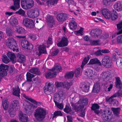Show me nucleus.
<instances>
[{
  "label": "nucleus",
  "instance_id": "e2e57ef3",
  "mask_svg": "<svg viewBox=\"0 0 122 122\" xmlns=\"http://www.w3.org/2000/svg\"><path fill=\"white\" fill-rule=\"evenodd\" d=\"M99 108V106L97 104H93L91 107V110H95L98 109Z\"/></svg>",
  "mask_w": 122,
  "mask_h": 122
},
{
  "label": "nucleus",
  "instance_id": "3c124183",
  "mask_svg": "<svg viewBox=\"0 0 122 122\" xmlns=\"http://www.w3.org/2000/svg\"><path fill=\"white\" fill-rule=\"evenodd\" d=\"M27 15L28 17L30 18H34L32 9H31L30 10L27 11Z\"/></svg>",
  "mask_w": 122,
  "mask_h": 122
},
{
  "label": "nucleus",
  "instance_id": "a211bd4d",
  "mask_svg": "<svg viewBox=\"0 0 122 122\" xmlns=\"http://www.w3.org/2000/svg\"><path fill=\"white\" fill-rule=\"evenodd\" d=\"M20 119L21 121L23 122H26L28 120V118L27 115L23 114L22 112H20L19 114Z\"/></svg>",
  "mask_w": 122,
  "mask_h": 122
},
{
  "label": "nucleus",
  "instance_id": "e433bc0d",
  "mask_svg": "<svg viewBox=\"0 0 122 122\" xmlns=\"http://www.w3.org/2000/svg\"><path fill=\"white\" fill-rule=\"evenodd\" d=\"M53 71H56L57 72H60L61 71V68L60 65L58 64L55 65L53 68L52 69Z\"/></svg>",
  "mask_w": 122,
  "mask_h": 122
},
{
  "label": "nucleus",
  "instance_id": "864d4df0",
  "mask_svg": "<svg viewBox=\"0 0 122 122\" xmlns=\"http://www.w3.org/2000/svg\"><path fill=\"white\" fill-rule=\"evenodd\" d=\"M6 34L8 36H10L12 35V29L10 28H7L6 30Z\"/></svg>",
  "mask_w": 122,
  "mask_h": 122
},
{
  "label": "nucleus",
  "instance_id": "c9c22d12",
  "mask_svg": "<svg viewBox=\"0 0 122 122\" xmlns=\"http://www.w3.org/2000/svg\"><path fill=\"white\" fill-rule=\"evenodd\" d=\"M26 79L27 80L30 82L32 81V79L35 76L33 74H31L30 73L28 72L26 74Z\"/></svg>",
  "mask_w": 122,
  "mask_h": 122
},
{
  "label": "nucleus",
  "instance_id": "680f3d73",
  "mask_svg": "<svg viewBox=\"0 0 122 122\" xmlns=\"http://www.w3.org/2000/svg\"><path fill=\"white\" fill-rule=\"evenodd\" d=\"M99 40L95 41H92L90 42V44L91 45H97L99 44Z\"/></svg>",
  "mask_w": 122,
  "mask_h": 122
},
{
  "label": "nucleus",
  "instance_id": "f03ea898",
  "mask_svg": "<svg viewBox=\"0 0 122 122\" xmlns=\"http://www.w3.org/2000/svg\"><path fill=\"white\" fill-rule=\"evenodd\" d=\"M90 34L92 37L102 39L108 38L109 36L108 34L102 32V30L97 29L92 30Z\"/></svg>",
  "mask_w": 122,
  "mask_h": 122
},
{
  "label": "nucleus",
  "instance_id": "4c0bfd02",
  "mask_svg": "<svg viewBox=\"0 0 122 122\" xmlns=\"http://www.w3.org/2000/svg\"><path fill=\"white\" fill-rule=\"evenodd\" d=\"M16 31L19 34H23L25 33V30L22 27L18 26L16 28Z\"/></svg>",
  "mask_w": 122,
  "mask_h": 122
},
{
  "label": "nucleus",
  "instance_id": "7c9ffc66",
  "mask_svg": "<svg viewBox=\"0 0 122 122\" xmlns=\"http://www.w3.org/2000/svg\"><path fill=\"white\" fill-rule=\"evenodd\" d=\"M74 74V72L73 71L67 72L65 73V77L67 79H71L73 77Z\"/></svg>",
  "mask_w": 122,
  "mask_h": 122
},
{
  "label": "nucleus",
  "instance_id": "f704fd0d",
  "mask_svg": "<svg viewBox=\"0 0 122 122\" xmlns=\"http://www.w3.org/2000/svg\"><path fill=\"white\" fill-rule=\"evenodd\" d=\"M117 66L120 68H122V58L119 57L116 60Z\"/></svg>",
  "mask_w": 122,
  "mask_h": 122
},
{
  "label": "nucleus",
  "instance_id": "1a4fd4ad",
  "mask_svg": "<svg viewBox=\"0 0 122 122\" xmlns=\"http://www.w3.org/2000/svg\"><path fill=\"white\" fill-rule=\"evenodd\" d=\"M68 43V41L67 38L63 37L61 41L57 44V46L59 47L66 46Z\"/></svg>",
  "mask_w": 122,
  "mask_h": 122
},
{
  "label": "nucleus",
  "instance_id": "0eeeda50",
  "mask_svg": "<svg viewBox=\"0 0 122 122\" xmlns=\"http://www.w3.org/2000/svg\"><path fill=\"white\" fill-rule=\"evenodd\" d=\"M8 69V66L2 64L0 65V74L2 76H5L7 75V72Z\"/></svg>",
  "mask_w": 122,
  "mask_h": 122
},
{
  "label": "nucleus",
  "instance_id": "ddd939ff",
  "mask_svg": "<svg viewBox=\"0 0 122 122\" xmlns=\"http://www.w3.org/2000/svg\"><path fill=\"white\" fill-rule=\"evenodd\" d=\"M20 0H13L14 5L11 6L10 8L13 10H15L19 8L20 7Z\"/></svg>",
  "mask_w": 122,
  "mask_h": 122
},
{
  "label": "nucleus",
  "instance_id": "7ed1b4c3",
  "mask_svg": "<svg viewBox=\"0 0 122 122\" xmlns=\"http://www.w3.org/2000/svg\"><path fill=\"white\" fill-rule=\"evenodd\" d=\"M119 96L122 97V93L120 91H118L117 92L113 94L110 97L106 98V100L111 105L117 107L118 105V102L116 99L114 98Z\"/></svg>",
  "mask_w": 122,
  "mask_h": 122
},
{
  "label": "nucleus",
  "instance_id": "5fc2aeb1",
  "mask_svg": "<svg viewBox=\"0 0 122 122\" xmlns=\"http://www.w3.org/2000/svg\"><path fill=\"white\" fill-rule=\"evenodd\" d=\"M112 2V0H103V5L108 6Z\"/></svg>",
  "mask_w": 122,
  "mask_h": 122
},
{
  "label": "nucleus",
  "instance_id": "a18cd8bd",
  "mask_svg": "<svg viewBox=\"0 0 122 122\" xmlns=\"http://www.w3.org/2000/svg\"><path fill=\"white\" fill-rule=\"evenodd\" d=\"M69 25L70 28L72 30H75L76 28L77 25L76 23H70Z\"/></svg>",
  "mask_w": 122,
  "mask_h": 122
},
{
  "label": "nucleus",
  "instance_id": "b1692460",
  "mask_svg": "<svg viewBox=\"0 0 122 122\" xmlns=\"http://www.w3.org/2000/svg\"><path fill=\"white\" fill-rule=\"evenodd\" d=\"M13 94L14 95L18 97L20 96V89L18 86L13 87Z\"/></svg>",
  "mask_w": 122,
  "mask_h": 122
},
{
  "label": "nucleus",
  "instance_id": "603ef678",
  "mask_svg": "<svg viewBox=\"0 0 122 122\" xmlns=\"http://www.w3.org/2000/svg\"><path fill=\"white\" fill-rule=\"evenodd\" d=\"M8 112L10 117H13L15 115L14 109L12 108H9L8 110Z\"/></svg>",
  "mask_w": 122,
  "mask_h": 122
},
{
  "label": "nucleus",
  "instance_id": "58836bf2",
  "mask_svg": "<svg viewBox=\"0 0 122 122\" xmlns=\"http://www.w3.org/2000/svg\"><path fill=\"white\" fill-rule=\"evenodd\" d=\"M85 74L88 77H91L93 75V71L91 69L87 70L85 71Z\"/></svg>",
  "mask_w": 122,
  "mask_h": 122
},
{
  "label": "nucleus",
  "instance_id": "bf43d9fd",
  "mask_svg": "<svg viewBox=\"0 0 122 122\" xmlns=\"http://www.w3.org/2000/svg\"><path fill=\"white\" fill-rule=\"evenodd\" d=\"M72 84V82H65L64 83V87L66 88L68 90L70 87V86Z\"/></svg>",
  "mask_w": 122,
  "mask_h": 122
},
{
  "label": "nucleus",
  "instance_id": "8fccbe9b",
  "mask_svg": "<svg viewBox=\"0 0 122 122\" xmlns=\"http://www.w3.org/2000/svg\"><path fill=\"white\" fill-rule=\"evenodd\" d=\"M16 13L22 15V16L26 17V15L25 14V11L21 9H20L18 11H17Z\"/></svg>",
  "mask_w": 122,
  "mask_h": 122
},
{
  "label": "nucleus",
  "instance_id": "de8ad7c7",
  "mask_svg": "<svg viewBox=\"0 0 122 122\" xmlns=\"http://www.w3.org/2000/svg\"><path fill=\"white\" fill-rule=\"evenodd\" d=\"M32 10L34 18L38 17L39 14V10L38 9H36L35 10L32 9Z\"/></svg>",
  "mask_w": 122,
  "mask_h": 122
},
{
  "label": "nucleus",
  "instance_id": "f257e3e1",
  "mask_svg": "<svg viewBox=\"0 0 122 122\" xmlns=\"http://www.w3.org/2000/svg\"><path fill=\"white\" fill-rule=\"evenodd\" d=\"M47 114L46 110L44 108L39 107L35 111L34 115L35 119L39 122L43 120Z\"/></svg>",
  "mask_w": 122,
  "mask_h": 122
},
{
  "label": "nucleus",
  "instance_id": "423d86ee",
  "mask_svg": "<svg viewBox=\"0 0 122 122\" xmlns=\"http://www.w3.org/2000/svg\"><path fill=\"white\" fill-rule=\"evenodd\" d=\"M23 24L25 27L29 29H33L35 27L34 21L33 20L29 18H24L23 20Z\"/></svg>",
  "mask_w": 122,
  "mask_h": 122
},
{
  "label": "nucleus",
  "instance_id": "13d9d810",
  "mask_svg": "<svg viewBox=\"0 0 122 122\" xmlns=\"http://www.w3.org/2000/svg\"><path fill=\"white\" fill-rule=\"evenodd\" d=\"M28 38L33 41L35 40L37 38L36 35L34 34H30L28 35Z\"/></svg>",
  "mask_w": 122,
  "mask_h": 122
},
{
  "label": "nucleus",
  "instance_id": "5701e85b",
  "mask_svg": "<svg viewBox=\"0 0 122 122\" xmlns=\"http://www.w3.org/2000/svg\"><path fill=\"white\" fill-rule=\"evenodd\" d=\"M29 71L31 73L36 75H40L41 73L40 69L38 67H34L30 69Z\"/></svg>",
  "mask_w": 122,
  "mask_h": 122
},
{
  "label": "nucleus",
  "instance_id": "0e129e2a",
  "mask_svg": "<svg viewBox=\"0 0 122 122\" xmlns=\"http://www.w3.org/2000/svg\"><path fill=\"white\" fill-rule=\"evenodd\" d=\"M55 103L57 107L61 109H62L63 107V105L62 103H59L57 101H55Z\"/></svg>",
  "mask_w": 122,
  "mask_h": 122
},
{
  "label": "nucleus",
  "instance_id": "473e14b6",
  "mask_svg": "<svg viewBox=\"0 0 122 122\" xmlns=\"http://www.w3.org/2000/svg\"><path fill=\"white\" fill-rule=\"evenodd\" d=\"M2 104L4 109L5 110H6L8 108L9 104L7 99H3L2 101Z\"/></svg>",
  "mask_w": 122,
  "mask_h": 122
},
{
  "label": "nucleus",
  "instance_id": "9d476101",
  "mask_svg": "<svg viewBox=\"0 0 122 122\" xmlns=\"http://www.w3.org/2000/svg\"><path fill=\"white\" fill-rule=\"evenodd\" d=\"M54 87L53 84L50 83H48L47 87L44 89L45 93L47 94L51 93L53 92Z\"/></svg>",
  "mask_w": 122,
  "mask_h": 122
},
{
  "label": "nucleus",
  "instance_id": "4d7b16f0",
  "mask_svg": "<svg viewBox=\"0 0 122 122\" xmlns=\"http://www.w3.org/2000/svg\"><path fill=\"white\" fill-rule=\"evenodd\" d=\"M89 60V58L88 57H86L84 59L81 66V68L82 69L83 68L84 66L87 63Z\"/></svg>",
  "mask_w": 122,
  "mask_h": 122
},
{
  "label": "nucleus",
  "instance_id": "cd10ccee",
  "mask_svg": "<svg viewBox=\"0 0 122 122\" xmlns=\"http://www.w3.org/2000/svg\"><path fill=\"white\" fill-rule=\"evenodd\" d=\"M64 111L67 113H69L71 115H74V112L72 111L71 107L66 105L65 108L64 109Z\"/></svg>",
  "mask_w": 122,
  "mask_h": 122
},
{
  "label": "nucleus",
  "instance_id": "72a5a7b5",
  "mask_svg": "<svg viewBox=\"0 0 122 122\" xmlns=\"http://www.w3.org/2000/svg\"><path fill=\"white\" fill-rule=\"evenodd\" d=\"M78 102L81 104H82L84 107L85 106L88 104V99L87 98L83 97L80 99Z\"/></svg>",
  "mask_w": 122,
  "mask_h": 122
},
{
  "label": "nucleus",
  "instance_id": "4468645a",
  "mask_svg": "<svg viewBox=\"0 0 122 122\" xmlns=\"http://www.w3.org/2000/svg\"><path fill=\"white\" fill-rule=\"evenodd\" d=\"M22 95L23 96L25 99L30 101L36 105L39 106L40 105H41L42 104L41 102H37L36 100L33 99L31 98H29V97L26 96L25 94H23Z\"/></svg>",
  "mask_w": 122,
  "mask_h": 122
},
{
  "label": "nucleus",
  "instance_id": "ea45409f",
  "mask_svg": "<svg viewBox=\"0 0 122 122\" xmlns=\"http://www.w3.org/2000/svg\"><path fill=\"white\" fill-rule=\"evenodd\" d=\"M10 23L11 25L14 26L18 24V21L16 17H14L10 19Z\"/></svg>",
  "mask_w": 122,
  "mask_h": 122
},
{
  "label": "nucleus",
  "instance_id": "052dcab7",
  "mask_svg": "<svg viewBox=\"0 0 122 122\" xmlns=\"http://www.w3.org/2000/svg\"><path fill=\"white\" fill-rule=\"evenodd\" d=\"M83 29V28L81 27L79 30L74 31V33L76 35H82Z\"/></svg>",
  "mask_w": 122,
  "mask_h": 122
},
{
  "label": "nucleus",
  "instance_id": "c85d7f7f",
  "mask_svg": "<svg viewBox=\"0 0 122 122\" xmlns=\"http://www.w3.org/2000/svg\"><path fill=\"white\" fill-rule=\"evenodd\" d=\"M17 56L18 58V59L19 62L22 63L25 62L26 59L25 56L20 54L18 53Z\"/></svg>",
  "mask_w": 122,
  "mask_h": 122
},
{
  "label": "nucleus",
  "instance_id": "4be33fe9",
  "mask_svg": "<svg viewBox=\"0 0 122 122\" xmlns=\"http://www.w3.org/2000/svg\"><path fill=\"white\" fill-rule=\"evenodd\" d=\"M100 85L98 82H96L94 85L92 92L93 93H98L100 90Z\"/></svg>",
  "mask_w": 122,
  "mask_h": 122
},
{
  "label": "nucleus",
  "instance_id": "aec40b11",
  "mask_svg": "<svg viewBox=\"0 0 122 122\" xmlns=\"http://www.w3.org/2000/svg\"><path fill=\"white\" fill-rule=\"evenodd\" d=\"M7 55L11 61L12 62L15 63L16 62V58L15 54L11 52L8 51L7 53Z\"/></svg>",
  "mask_w": 122,
  "mask_h": 122
},
{
  "label": "nucleus",
  "instance_id": "a878e982",
  "mask_svg": "<svg viewBox=\"0 0 122 122\" xmlns=\"http://www.w3.org/2000/svg\"><path fill=\"white\" fill-rule=\"evenodd\" d=\"M46 46L44 45H41L38 48L39 53L38 55L39 56H40L42 54L46 53Z\"/></svg>",
  "mask_w": 122,
  "mask_h": 122
},
{
  "label": "nucleus",
  "instance_id": "6e6552de",
  "mask_svg": "<svg viewBox=\"0 0 122 122\" xmlns=\"http://www.w3.org/2000/svg\"><path fill=\"white\" fill-rule=\"evenodd\" d=\"M68 15L65 13H61L58 14L57 15V19L59 22H63L67 18Z\"/></svg>",
  "mask_w": 122,
  "mask_h": 122
},
{
  "label": "nucleus",
  "instance_id": "a19ab883",
  "mask_svg": "<svg viewBox=\"0 0 122 122\" xmlns=\"http://www.w3.org/2000/svg\"><path fill=\"white\" fill-rule=\"evenodd\" d=\"M29 43V42L28 41L23 40L21 42V45L22 47L26 49Z\"/></svg>",
  "mask_w": 122,
  "mask_h": 122
},
{
  "label": "nucleus",
  "instance_id": "774afa93",
  "mask_svg": "<svg viewBox=\"0 0 122 122\" xmlns=\"http://www.w3.org/2000/svg\"><path fill=\"white\" fill-rule=\"evenodd\" d=\"M118 43H122V35H119L117 37V41Z\"/></svg>",
  "mask_w": 122,
  "mask_h": 122
},
{
  "label": "nucleus",
  "instance_id": "2f4dec72",
  "mask_svg": "<svg viewBox=\"0 0 122 122\" xmlns=\"http://www.w3.org/2000/svg\"><path fill=\"white\" fill-rule=\"evenodd\" d=\"M101 75L102 78L104 80L107 81V79L109 77V76L110 75V74L109 72L107 71L102 72Z\"/></svg>",
  "mask_w": 122,
  "mask_h": 122
},
{
  "label": "nucleus",
  "instance_id": "49530a36",
  "mask_svg": "<svg viewBox=\"0 0 122 122\" xmlns=\"http://www.w3.org/2000/svg\"><path fill=\"white\" fill-rule=\"evenodd\" d=\"M113 113L116 116H118L120 113V109L119 108H113L112 109Z\"/></svg>",
  "mask_w": 122,
  "mask_h": 122
},
{
  "label": "nucleus",
  "instance_id": "f3484780",
  "mask_svg": "<svg viewBox=\"0 0 122 122\" xmlns=\"http://www.w3.org/2000/svg\"><path fill=\"white\" fill-rule=\"evenodd\" d=\"M115 87L117 88L120 89L121 88L122 83L120 78L118 77H115Z\"/></svg>",
  "mask_w": 122,
  "mask_h": 122
},
{
  "label": "nucleus",
  "instance_id": "bb28decb",
  "mask_svg": "<svg viewBox=\"0 0 122 122\" xmlns=\"http://www.w3.org/2000/svg\"><path fill=\"white\" fill-rule=\"evenodd\" d=\"M89 63L92 65L97 64L99 66H102L101 63L97 58H93L91 59Z\"/></svg>",
  "mask_w": 122,
  "mask_h": 122
},
{
  "label": "nucleus",
  "instance_id": "79ce46f5",
  "mask_svg": "<svg viewBox=\"0 0 122 122\" xmlns=\"http://www.w3.org/2000/svg\"><path fill=\"white\" fill-rule=\"evenodd\" d=\"M19 106V103L18 101L15 100L13 101L12 104L11 106L12 107L11 108L14 109L15 108H18Z\"/></svg>",
  "mask_w": 122,
  "mask_h": 122
},
{
  "label": "nucleus",
  "instance_id": "338daca9",
  "mask_svg": "<svg viewBox=\"0 0 122 122\" xmlns=\"http://www.w3.org/2000/svg\"><path fill=\"white\" fill-rule=\"evenodd\" d=\"M59 51V50L58 49H55L52 51L51 53V56L52 57L58 54Z\"/></svg>",
  "mask_w": 122,
  "mask_h": 122
},
{
  "label": "nucleus",
  "instance_id": "20e7f679",
  "mask_svg": "<svg viewBox=\"0 0 122 122\" xmlns=\"http://www.w3.org/2000/svg\"><path fill=\"white\" fill-rule=\"evenodd\" d=\"M102 65L106 67L110 68L112 66V62L109 56H104L102 60Z\"/></svg>",
  "mask_w": 122,
  "mask_h": 122
},
{
  "label": "nucleus",
  "instance_id": "39448f33",
  "mask_svg": "<svg viewBox=\"0 0 122 122\" xmlns=\"http://www.w3.org/2000/svg\"><path fill=\"white\" fill-rule=\"evenodd\" d=\"M21 2L22 7L25 10L31 8L34 5V2L32 0H21Z\"/></svg>",
  "mask_w": 122,
  "mask_h": 122
},
{
  "label": "nucleus",
  "instance_id": "69168bd1",
  "mask_svg": "<svg viewBox=\"0 0 122 122\" xmlns=\"http://www.w3.org/2000/svg\"><path fill=\"white\" fill-rule=\"evenodd\" d=\"M16 70L13 66H10L9 69V72L11 73H14L16 71Z\"/></svg>",
  "mask_w": 122,
  "mask_h": 122
},
{
  "label": "nucleus",
  "instance_id": "37998d69",
  "mask_svg": "<svg viewBox=\"0 0 122 122\" xmlns=\"http://www.w3.org/2000/svg\"><path fill=\"white\" fill-rule=\"evenodd\" d=\"M16 41L13 38L9 37L6 41V45L7 46H9V44H12L13 42Z\"/></svg>",
  "mask_w": 122,
  "mask_h": 122
},
{
  "label": "nucleus",
  "instance_id": "2eb2a0df",
  "mask_svg": "<svg viewBox=\"0 0 122 122\" xmlns=\"http://www.w3.org/2000/svg\"><path fill=\"white\" fill-rule=\"evenodd\" d=\"M9 46H7V47L10 49L12 50L13 51H16V52L18 51V46L17 44L16 41H15L12 44H9Z\"/></svg>",
  "mask_w": 122,
  "mask_h": 122
},
{
  "label": "nucleus",
  "instance_id": "9b49d317",
  "mask_svg": "<svg viewBox=\"0 0 122 122\" xmlns=\"http://www.w3.org/2000/svg\"><path fill=\"white\" fill-rule=\"evenodd\" d=\"M101 12L106 18L109 19L111 18V13L107 9H104L101 10Z\"/></svg>",
  "mask_w": 122,
  "mask_h": 122
},
{
  "label": "nucleus",
  "instance_id": "dca6fc26",
  "mask_svg": "<svg viewBox=\"0 0 122 122\" xmlns=\"http://www.w3.org/2000/svg\"><path fill=\"white\" fill-rule=\"evenodd\" d=\"M114 8L118 11H122V3L121 1H117L114 4Z\"/></svg>",
  "mask_w": 122,
  "mask_h": 122
},
{
  "label": "nucleus",
  "instance_id": "09e8293b",
  "mask_svg": "<svg viewBox=\"0 0 122 122\" xmlns=\"http://www.w3.org/2000/svg\"><path fill=\"white\" fill-rule=\"evenodd\" d=\"M2 59L3 62L7 64L10 61L6 56L4 55H3Z\"/></svg>",
  "mask_w": 122,
  "mask_h": 122
},
{
  "label": "nucleus",
  "instance_id": "c03bdc74",
  "mask_svg": "<svg viewBox=\"0 0 122 122\" xmlns=\"http://www.w3.org/2000/svg\"><path fill=\"white\" fill-rule=\"evenodd\" d=\"M111 19L112 20H115L118 17V14L116 11H113L111 15Z\"/></svg>",
  "mask_w": 122,
  "mask_h": 122
},
{
  "label": "nucleus",
  "instance_id": "6ab92c4d",
  "mask_svg": "<svg viewBox=\"0 0 122 122\" xmlns=\"http://www.w3.org/2000/svg\"><path fill=\"white\" fill-rule=\"evenodd\" d=\"M90 84L88 82H86L83 84L81 87L83 91L85 92H87L89 90Z\"/></svg>",
  "mask_w": 122,
  "mask_h": 122
},
{
  "label": "nucleus",
  "instance_id": "393cba45",
  "mask_svg": "<svg viewBox=\"0 0 122 122\" xmlns=\"http://www.w3.org/2000/svg\"><path fill=\"white\" fill-rule=\"evenodd\" d=\"M52 71L47 72L45 74L46 77L47 78L49 79L53 77H54L56 75V73L51 70Z\"/></svg>",
  "mask_w": 122,
  "mask_h": 122
},
{
  "label": "nucleus",
  "instance_id": "f8f14e48",
  "mask_svg": "<svg viewBox=\"0 0 122 122\" xmlns=\"http://www.w3.org/2000/svg\"><path fill=\"white\" fill-rule=\"evenodd\" d=\"M105 112V113L103 115V119L105 121H109L112 118V114L109 111H108V113H106Z\"/></svg>",
  "mask_w": 122,
  "mask_h": 122
},
{
  "label": "nucleus",
  "instance_id": "c756f323",
  "mask_svg": "<svg viewBox=\"0 0 122 122\" xmlns=\"http://www.w3.org/2000/svg\"><path fill=\"white\" fill-rule=\"evenodd\" d=\"M46 20L47 22L51 24V26L54 24V19L53 16L50 15L47 16Z\"/></svg>",
  "mask_w": 122,
  "mask_h": 122
},
{
  "label": "nucleus",
  "instance_id": "6e6d98bb",
  "mask_svg": "<svg viewBox=\"0 0 122 122\" xmlns=\"http://www.w3.org/2000/svg\"><path fill=\"white\" fill-rule=\"evenodd\" d=\"M62 115V114L61 111H55L54 113L53 118H55L56 117V116H61Z\"/></svg>",
  "mask_w": 122,
  "mask_h": 122
},
{
  "label": "nucleus",
  "instance_id": "412c9836",
  "mask_svg": "<svg viewBox=\"0 0 122 122\" xmlns=\"http://www.w3.org/2000/svg\"><path fill=\"white\" fill-rule=\"evenodd\" d=\"M84 107L82 104L78 102V103L75 106V110L76 112H77L79 111H81L82 110Z\"/></svg>",
  "mask_w": 122,
  "mask_h": 122
}]
</instances>
